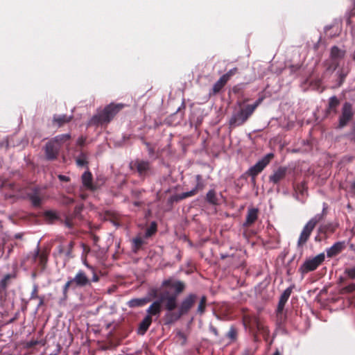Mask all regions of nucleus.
<instances>
[{
	"label": "nucleus",
	"mask_w": 355,
	"mask_h": 355,
	"mask_svg": "<svg viewBox=\"0 0 355 355\" xmlns=\"http://www.w3.org/2000/svg\"><path fill=\"white\" fill-rule=\"evenodd\" d=\"M123 107V103H110L102 110L94 114L88 121L87 126H99L109 123Z\"/></svg>",
	"instance_id": "nucleus-1"
},
{
	"label": "nucleus",
	"mask_w": 355,
	"mask_h": 355,
	"mask_svg": "<svg viewBox=\"0 0 355 355\" xmlns=\"http://www.w3.org/2000/svg\"><path fill=\"white\" fill-rule=\"evenodd\" d=\"M162 286L165 288L162 292H168L169 295L175 297H179L186 289L185 283L173 277L164 279Z\"/></svg>",
	"instance_id": "nucleus-2"
},
{
	"label": "nucleus",
	"mask_w": 355,
	"mask_h": 355,
	"mask_svg": "<svg viewBox=\"0 0 355 355\" xmlns=\"http://www.w3.org/2000/svg\"><path fill=\"white\" fill-rule=\"evenodd\" d=\"M21 198L28 200L35 208L40 207L44 201L42 191L39 186L27 187L24 190Z\"/></svg>",
	"instance_id": "nucleus-3"
},
{
	"label": "nucleus",
	"mask_w": 355,
	"mask_h": 355,
	"mask_svg": "<svg viewBox=\"0 0 355 355\" xmlns=\"http://www.w3.org/2000/svg\"><path fill=\"white\" fill-rule=\"evenodd\" d=\"M324 260V252H321L315 257L306 259L299 268V272L302 274V278H304V274L315 270Z\"/></svg>",
	"instance_id": "nucleus-4"
},
{
	"label": "nucleus",
	"mask_w": 355,
	"mask_h": 355,
	"mask_svg": "<svg viewBox=\"0 0 355 355\" xmlns=\"http://www.w3.org/2000/svg\"><path fill=\"white\" fill-rule=\"evenodd\" d=\"M355 112L352 104L345 101L341 107L340 114L338 116L336 129L342 130L345 128L353 120Z\"/></svg>",
	"instance_id": "nucleus-5"
},
{
	"label": "nucleus",
	"mask_w": 355,
	"mask_h": 355,
	"mask_svg": "<svg viewBox=\"0 0 355 355\" xmlns=\"http://www.w3.org/2000/svg\"><path fill=\"white\" fill-rule=\"evenodd\" d=\"M131 171L137 172L140 178H144L153 173V168L149 161L136 159L129 163Z\"/></svg>",
	"instance_id": "nucleus-6"
},
{
	"label": "nucleus",
	"mask_w": 355,
	"mask_h": 355,
	"mask_svg": "<svg viewBox=\"0 0 355 355\" xmlns=\"http://www.w3.org/2000/svg\"><path fill=\"white\" fill-rule=\"evenodd\" d=\"M252 114L246 109V107H241L234 111L229 119V128L231 130L243 125L250 117Z\"/></svg>",
	"instance_id": "nucleus-7"
},
{
	"label": "nucleus",
	"mask_w": 355,
	"mask_h": 355,
	"mask_svg": "<svg viewBox=\"0 0 355 355\" xmlns=\"http://www.w3.org/2000/svg\"><path fill=\"white\" fill-rule=\"evenodd\" d=\"M316 225V220L315 219H310L306 225L304 226L302 231L300 235V237L297 241V249L300 250V255L297 261L300 259L303 250L302 246L307 242L309 240L312 231L314 230Z\"/></svg>",
	"instance_id": "nucleus-8"
},
{
	"label": "nucleus",
	"mask_w": 355,
	"mask_h": 355,
	"mask_svg": "<svg viewBox=\"0 0 355 355\" xmlns=\"http://www.w3.org/2000/svg\"><path fill=\"white\" fill-rule=\"evenodd\" d=\"M273 157V153H267L262 158L259 159L254 165L251 166L246 171V174H248L249 176H257L267 166Z\"/></svg>",
	"instance_id": "nucleus-9"
},
{
	"label": "nucleus",
	"mask_w": 355,
	"mask_h": 355,
	"mask_svg": "<svg viewBox=\"0 0 355 355\" xmlns=\"http://www.w3.org/2000/svg\"><path fill=\"white\" fill-rule=\"evenodd\" d=\"M178 297L169 295L168 292H162L157 297V300L162 310L175 311L174 309L178 306Z\"/></svg>",
	"instance_id": "nucleus-10"
},
{
	"label": "nucleus",
	"mask_w": 355,
	"mask_h": 355,
	"mask_svg": "<svg viewBox=\"0 0 355 355\" xmlns=\"http://www.w3.org/2000/svg\"><path fill=\"white\" fill-rule=\"evenodd\" d=\"M197 300L198 295L196 293H189L182 299L178 310L182 313L183 316L187 315L196 302Z\"/></svg>",
	"instance_id": "nucleus-11"
},
{
	"label": "nucleus",
	"mask_w": 355,
	"mask_h": 355,
	"mask_svg": "<svg viewBox=\"0 0 355 355\" xmlns=\"http://www.w3.org/2000/svg\"><path fill=\"white\" fill-rule=\"evenodd\" d=\"M295 288V285L294 284H292L287 288H286L280 295L276 309V312L277 314H282L283 313L285 306L293 292V290Z\"/></svg>",
	"instance_id": "nucleus-12"
},
{
	"label": "nucleus",
	"mask_w": 355,
	"mask_h": 355,
	"mask_svg": "<svg viewBox=\"0 0 355 355\" xmlns=\"http://www.w3.org/2000/svg\"><path fill=\"white\" fill-rule=\"evenodd\" d=\"M350 69L347 66H342L336 72L334 75V81L333 88L340 87L345 81L347 76H348Z\"/></svg>",
	"instance_id": "nucleus-13"
},
{
	"label": "nucleus",
	"mask_w": 355,
	"mask_h": 355,
	"mask_svg": "<svg viewBox=\"0 0 355 355\" xmlns=\"http://www.w3.org/2000/svg\"><path fill=\"white\" fill-rule=\"evenodd\" d=\"M60 150L58 144H56L49 140L44 146V152L46 159L49 161H53L57 159L59 151Z\"/></svg>",
	"instance_id": "nucleus-14"
},
{
	"label": "nucleus",
	"mask_w": 355,
	"mask_h": 355,
	"mask_svg": "<svg viewBox=\"0 0 355 355\" xmlns=\"http://www.w3.org/2000/svg\"><path fill=\"white\" fill-rule=\"evenodd\" d=\"M184 108L185 103L183 101L176 112L171 114L165 119L166 123L169 125H177L180 124L184 116V112H182V109Z\"/></svg>",
	"instance_id": "nucleus-15"
},
{
	"label": "nucleus",
	"mask_w": 355,
	"mask_h": 355,
	"mask_svg": "<svg viewBox=\"0 0 355 355\" xmlns=\"http://www.w3.org/2000/svg\"><path fill=\"white\" fill-rule=\"evenodd\" d=\"M73 282L75 283L77 288L91 286L90 279L83 270H79L77 272L74 277H73Z\"/></svg>",
	"instance_id": "nucleus-16"
},
{
	"label": "nucleus",
	"mask_w": 355,
	"mask_h": 355,
	"mask_svg": "<svg viewBox=\"0 0 355 355\" xmlns=\"http://www.w3.org/2000/svg\"><path fill=\"white\" fill-rule=\"evenodd\" d=\"M183 315L178 311H167L163 316V322L165 326H171L178 322Z\"/></svg>",
	"instance_id": "nucleus-17"
},
{
	"label": "nucleus",
	"mask_w": 355,
	"mask_h": 355,
	"mask_svg": "<svg viewBox=\"0 0 355 355\" xmlns=\"http://www.w3.org/2000/svg\"><path fill=\"white\" fill-rule=\"evenodd\" d=\"M346 248L345 241L335 242L330 248L326 249L327 257L332 258L340 254Z\"/></svg>",
	"instance_id": "nucleus-18"
},
{
	"label": "nucleus",
	"mask_w": 355,
	"mask_h": 355,
	"mask_svg": "<svg viewBox=\"0 0 355 355\" xmlns=\"http://www.w3.org/2000/svg\"><path fill=\"white\" fill-rule=\"evenodd\" d=\"M288 171L286 166H279L269 176V181L275 184H279L285 178Z\"/></svg>",
	"instance_id": "nucleus-19"
},
{
	"label": "nucleus",
	"mask_w": 355,
	"mask_h": 355,
	"mask_svg": "<svg viewBox=\"0 0 355 355\" xmlns=\"http://www.w3.org/2000/svg\"><path fill=\"white\" fill-rule=\"evenodd\" d=\"M345 54L346 51L344 49H341L336 45H334L330 48L329 58L340 64V62L345 58Z\"/></svg>",
	"instance_id": "nucleus-20"
},
{
	"label": "nucleus",
	"mask_w": 355,
	"mask_h": 355,
	"mask_svg": "<svg viewBox=\"0 0 355 355\" xmlns=\"http://www.w3.org/2000/svg\"><path fill=\"white\" fill-rule=\"evenodd\" d=\"M83 186L89 190H95V186L93 183V175L91 171L87 168L81 176Z\"/></svg>",
	"instance_id": "nucleus-21"
},
{
	"label": "nucleus",
	"mask_w": 355,
	"mask_h": 355,
	"mask_svg": "<svg viewBox=\"0 0 355 355\" xmlns=\"http://www.w3.org/2000/svg\"><path fill=\"white\" fill-rule=\"evenodd\" d=\"M43 216L46 221L52 224L55 221L62 222L60 214L55 209H46L43 212Z\"/></svg>",
	"instance_id": "nucleus-22"
},
{
	"label": "nucleus",
	"mask_w": 355,
	"mask_h": 355,
	"mask_svg": "<svg viewBox=\"0 0 355 355\" xmlns=\"http://www.w3.org/2000/svg\"><path fill=\"white\" fill-rule=\"evenodd\" d=\"M340 103V99L335 95L329 97L328 100V104L325 109L326 115L330 114L331 112L334 114H337L338 112V107Z\"/></svg>",
	"instance_id": "nucleus-23"
},
{
	"label": "nucleus",
	"mask_w": 355,
	"mask_h": 355,
	"mask_svg": "<svg viewBox=\"0 0 355 355\" xmlns=\"http://www.w3.org/2000/svg\"><path fill=\"white\" fill-rule=\"evenodd\" d=\"M258 218V209L250 208L245 218V221L243 223V226L248 227L253 224Z\"/></svg>",
	"instance_id": "nucleus-24"
},
{
	"label": "nucleus",
	"mask_w": 355,
	"mask_h": 355,
	"mask_svg": "<svg viewBox=\"0 0 355 355\" xmlns=\"http://www.w3.org/2000/svg\"><path fill=\"white\" fill-rule=\"evenodd\" d=\"M162 311V306H159L157 298L153 302V303L146 309V315L151 318L153 315L159 317Z\"/></svg>",
	"instance_id": "nucleus-25"
},
{
	"label": "nucleus",
	"mask_w": 355,
	"mask_h": 355,
	"mask_svg": "<svg viewBox=\"0 0 355 355\" xmlns=\"http://www.w3.org/2000/svg\"><path fill=\"white\" fill-rule=\"evenodd\" d=\"M151 322L152 318H149V315H145L139 324L137 334L139 335H144L150 327Z\"/></svg>",
	"instance_id": "nucleus-26"
},
{
	"label": "nucleus",
	"mask_w": 355,
	"mask_h": 355,
	"mask_svg": "<svg viewBox=\"0 0 355 355\" xmlns=\"http://www.w3.org/2000/svg\"><path fill=\"white\" fill-rule=\"evenodd\" d=\"M248 83H240L233 86L229 91V94H234L237 98L243 97V91L248 85Z\"/></svg>",
	"instance_id": "nucleus-27"
},
{
	"label": "nucleus",
	"mask_w": 355,
	"mask_h": 355,
	"mask_svg": "<svg viewBox=\"0 0 355 355\" xmlns=\"http://www.w3.org/2000/svg\"><path fill=\"white\" fill-rule=\"evenodd\" d=\"M324 65L326 68V72L333 73L336 72L340 67V64L329 58L324 61Z\"/></svg>",
	"instance_id": "nucleus-28"
},
{
	"label": "nucleus",
	"mask_w": 355,
	"mask_h": 355,
	"mask_svg": "<svg viewBox=\"0 0 355 355\" xmlns=\"http://www.w3.org/2000/svg\"><path fill=\"white\" fill-rule=\"evenodd\" d=\"M150 302V299L147 297L133 298L128 301V305L130 308L141 307Z\"/></svg>",
	"instance_id": "nucleus-29"
},
{
	"label": "nucleus",
	"mask_w": 355,
	"mask_h": 355,
	"mask_svg": "<svg viewBox=\"0 0 355 355\" xmlns=\"http://www.w3.org/2000/svg\"><path fill=\"white\" fill-rule=\"evenodd\" d=\"M227 82L220 76L219 79L214 84L212 88L210 89L209 94L215 95L218 94Z\"/></svg>",
	"instance_id": "nucleus-30"
},
{
	"label": "nucleus",
	"mask_w": 355,
	"mask_h": 355,
	"mask_svg": "<svg viewBox=\"0 0 355 355\" xmlns=\"http://www.w3.org/2000/svg\"><path fill=\"white\" fill-rule=\"evenodd\" d=\"M205 200L206 202L211 205H218V198L217 197L216 192L214 189H210L207 193L205 196Z\"/></svg>",
	"instance_id": "nucleus-31"
},
{
	"label": "nucleus",
	"mask_w": 355,
	"mask_h": 355,
	"mask_svg": "<svg viewBox=\"0 0 355 355\" xmlns=\"http://www.w3.org/2000/svg\"><path fill=\"white\" fill-rule=\"evenodd\" d=\"M71 139V135L69 133H64L56 135L51 139L53 143L58 144V146L61 148V146L64 144L67 141Z\"/></svg>",
	"instance_id": "nucleus-32"
},
{
	"label": "nucleus",
	"mask_w": 355,
	"mask_h": 355,
	"mask_svg": "<svg viewBox=\"0 0 355 355\" xmlns=\"http://www.w3.org/2000/svg\"><path fill=\"white\" fill-rule=\"evenodd\" d=\"M76 163L78 166L87 167L88 168V157L85 152L81 151L76 159Z\"/></svg>",
	"instance_id": "nucleus-33"
},
{
	"label": "nucleus",
	"mask_w": 355,
	"mask_h": 355,
	"mask_svg": "<svg viewBox=\"0 0 355 355\" xmlns=\"http://www.w3.org/2000/svg\"><path fill=\"white\" fill-rule=\"evenodd\" d=\"M71 118V116H67L66 114H55L53 116V121L55 122L59 126H61L64 123L69 122Z\"/></svg>",
	"instance_id": "nucleus-34"
},
{
	"label": "nucleus",
	"mask_w": 355,
	"mask_h": 355,
	"mask_svg": "<svg viewBox=\"0 0 355 355\" xmlns=\"http://www.w3.org/2000/svg\"><path fill=\"white\" fill-rule=\"evenodd\" d=\"M145 243L144 240L140 236H136L132 239V249L133 253L136 254L138 252L139 247Z\"/></svg>",
	"instance_id": "nucleus-35"
},
{
	"label": "nucleus",
	"mask_w": 355,
	"mask_h": 355,
	"mask_svg": "<svg viewBox=\"0 0 355 355\" xmlns=\"http://www.w3.org/2000/svg\"><path fill=\"white\" fill-rule=\"evenodd\" d=\"M207 300V298L206 295H202L200 297L198 306L196 310V312L202 315L205 312Z\"/></svg>",
	"instance_id": "nucleus-36"
},
{
	"label": "nucleus",
	"mask_w": 355,
	"mask_h": 355,
	"mask_svg": "<svg viewBox=\"0 0 355 355\" xmlns=\"http://www.w3.org/2000/svg\"><path fill=\"white\" fill-rule=\"evenodd\" d=\"M12 277L11 274H7L0 280V293L6 290L9 281Z\"/></svg>",
	"instance_id": "nucleus-37"
},
{
	"label": "nucleus",
	"mask_w": 355,
	"mask_h": 355,
	"mask_svg": "<svg viewBox=\"0 0 355 355\" xmlns=\"http://www.w3.org/2000/svg\"><path fill=\"white\" fill-rule=\"evenodd\" d=\"M33 263L40 268V272H43L46 268L47 257L44 254H42V256H40L37 259V261Z\"/></svg>",
	"instance_id": "nucleus-38"
},
{
	"label": "nucleus",
	"mask_w": 355,
	"mask_h": 355,
	"mask_svg": "<svg viewBox=\"0 0 355 355\" xmlns=\"http://www.w3.org/2000/svg\"><path fill=\"white\" fill-rule=\"evenodd\" d=\"M180 193H175L172 196H171L168 199L166 202V205L168 207L172 208L175 203H177L180 201H181Z\"/></svg>",
	"instance_id": "nucleus-39"
},
{
	"label": "nucleus",
	"mask_w": 355,
	"mask_h": 355,
	"mask_svg": "<svg viewBox=\"0 0 355 355\" xmlns=\"http://www.w3.org/2000/svg\"><path fill=\"white\" fill-rule=\"evenodd\" d=\"M344 274L347 278L350 279H355V265L352 267L345 268Z\"/></svg>",
	"instance_id": "nucleus-40"
},
{
	"label": "nucleus",
	"mask_w": 355,
	"mask_h": 355,
	"mask_svg": "<svg viewBox=\"0 0 355 355\" xmlns=\"http://www.w3.org/2000/svg\"><path fill=\"white\" fill-rule=\"evenodd\" d=\"M262 101H263L262 97L257 98L254 103L247 105L245 106L246 109L252 114L253 112H254L255 109L261 103Z\"/></svg>",
	"instance_id": "nucleus-41"
},
{
	"label": "nucleus",
	"mask_w": 355,
	"mask_h": 355,
	"mask_svg": "<svg viewBox=\"0 0 355 355\" xmlns=\"http://www.w3.org/2000/svg\"><path fill=\"white\" fill-rule=\"evenodd\" d=\"M158 296L159 295H158L157 288L155 287H151L148 289V291L147 292V295H146V296H145V297L149 298L150 302L152 299H153V298L157 299Z\"/></svg>",
	"instance_id": "nucleus-42"
},
{
	"label": "nucleus",
	"mask_w": 355,
	"mask_h": 355,
	"mask_svg": "<svg viewBox=\"0 0 355 355\" xmlns=\"http://www.w3.org/2000/svg\"><path fill=\"white\" fill-rule=\"evenodd\" d=\"M157 231V223L153 221L150 224V227L145 231V237H150Z\"/></svg>",
	"instance_id": "nucleus-43"
},
{
	"label": "nucleus",
	"mask_w": 355,
	"mask_h": 355,
	"mask_svg": "<svg viewBox=\"0 0 355 355\" xmlns=\"http://www.w3.org/2000/svg\"><path fill=\"white\" fill-rule=\"evenodd\" d=\"M225 336L232 341L236 340L237 338V331L236 328L232 326Z\"/></svg>",
	"instance_id": "nucleus-44"
},
{
	"label": "nucleus",
	"mask_w": 355,
	"mask_h": 355,
	"mask_svg": "<svg viewBox=\"0 0 355 355\" xmlns=\"http://www.w3.org/2000/svg\"><path fill=\"white\" fill-rule=\"evenodd\" d=\"M40 241H39L37 242V247L35 249V250L32 252V261L33 262H36L37 261V259L40 257V256H42V253H40Z\"/></svg>",
	"instance_id": "nucleus-45"
},
{
	"label": "nucleus",
	"mask_w": 355,
	"mask_h": 355,
	"mask_svg": "<svg viewBox=\"0 0 355 355\" xmlns=\"http://www.w3.org/2000/svg\"><path fill=\"white\" fill-rule=\"evenodd\" d=\"M238 69L236 67H234L230 69L227 72H226L221 76L224 78V80H225L227 82L230 79V78L236 73Z\"/></svg>",
	"instance_id": "nucleus-46"
},
{
	"label": "nucleus",
	"mask_w": 355,
	"mask_h": 355,
	"mask_svg": "<svg viewBox=\"0 0 355 355\" xmlns=\"http://www.w3.org/2000/svg\"><path fill=\"white\" fill-rule=\"evenodd\" d=\"M196 185L195 186V187L193 189H196V191L197 192L198 190L203 189L204 184L202 182L201 175H197L196 176Z\"/></svg>",
	"instance_id": "nucleus-47"
},
{
	"label": "nucleus",
	"mask_w": 355,
	"mask_h": 355,
	"mask_svg": "<svg viewBox=\"0 0 355 355\" xmlns=\"http://www.w3.org/2000/svg\"><path fill=\"white\" fill-rule=\"evenodd\" d=\"M82 211L83 207L80 205H76L73 209L71 218H79L81 216Z\"/></svg>",
	"instance_id": "nucleus-48"
},
{
	"label": "nucleus",
	"mask_w": 355,
	"mask_h": 355,
	"mask_svg": "<svg viewBox=\"0 0 355 355\" xmlns=\"http://www.w3.org/2000/svg\"><path fill=\"white\" fill-rule=\"evenodd\" d=\"M176 336L179 337L181 338V340H182L181 343L182 346H184L187 344V337L182 331H178L176 333Z\"/></svg>",
	"instance_id": "nucleus-49"
},
{
	"label": "nucleus",
	"mask_w": 355,
	"mask_h": 355,
	"mask_svg": "<svg viewBox=\"0 0 355 355\" xmlns=\"http://www.w3.org/2000/svg\"><path fill=\"white\" fill-rule=\"evenodd\" d=\"M346 136L350 140H355V122L352 123L350 130L347 133Z\"/></svg>",
	"instance_id": "nucleus-50"
},
{
	"label": "nucleus",
	"mask_w": 355,
	"mask_h": 355,
	"mask_svg": "<svg viewBox=\"0 0 355 355\" xmlns=\"http://www.w3.org/2000/svg\"><path fill=\"white\" fill-rule=\"evenodd\" d=\"M60 223H63L66 227L70 230H71L73 227L72 222L70 220L68 216H66L64 220L62 219V222Z\"/></svg>",
	"instance_id": "nucleus-51"
},
{
	"label": "nucleus",
	"mask_w": 355,
	"mask_h": 355,
	"mask_svg": "<svg viewBox=\"0 0 355 355\" xmlns=\"http://www.w3.org/2000/svg\"><path fill=\"white\" fill-rule=\"evenodd\" d=\"M38 290V286L37 284L33 285V288L31 294L30 300H33L39 297V295L37 294Z\"/></svg>",
	"instance_id": "nucleus-52"
},
{
	"label": "nucleus",
	"mask_w": 355,
	"mask_h": 355,
	"mask_svg": "<svg viewBox=\"0 0 355 355\" xmlns=\"http://www.w3.org/2000/svg\"><path fill=\"white\" fill-rule=\"evenodd\" d=\"M132 134H123L121 139H123V142L126 144H132V143L130 141V139L132 137Z\"/></svg>",
	"instance_id": "nucleus-53"
},
{
	"label": "nucleus",
	"mask_w": 355,
	"mask_h": 355,
	"mask_svg": "<svg viewBox=\"0 0 355 355\" xmlns=\"http://www.w3.org/2000/svg\"><path fill=\"white\" fill-rule=\"evenodd\" d=\"M65 285H67L73 291H75L77 288L76 286H75V283L73 282V277H69V279L66 282Z\"/></svg>",
	"instance_id": "nucleus-54"
},
{
	"label": "nucleus",
	"mask_w": 355,
	"mask_h": 355,
	"mask_svg": "<svg viewBox=\"0 0 355 355\" xmlns=\"http://www.w3.org/2000/svg\"><path fill=\"white\" fill-rule=\"evenodd\" d=\"M71 289L70 288H69L67 285H64L63 287H62V300H66L67 299V293H68V291Z\"/></svg>",
	"instance_id": "nucleus-55"
},
{
	"label": "nucleus",
	"mask_w": 355,
	"mask_h": 355,
	"mask_svg": "<svg viewBox=\"0 0 355 355\" xmlns=\"http://www.w3.org/2000/svg\"><path fill=\"white\" fill-rule=\"evenodd\" d=\"M39 344L37 340H31L26 343V347L32 348Z\"/></svg>",
	"instance_id": "nucleus-56"
},
{
	"label": "nucleus",
	"mask_w": 355,
	"mask_h": 355,
	"mask_svg": "<svg viewBox=\"0 0 355 355\" xmlns=\"http://www.w3.org/2000/svg\"><path fill=\"white\" fill-rule=\"evenodd\" d=\"M58 178L60 182H68L70 181V178L69 176L62 174H59L58 175Z\"/></svg>",
	"instance_id": "nucleus-57"
},
{
	"label": "nucleus",
	"mask_w": 355,
	"mask_h": 355,
	"mask_svg": "<svg viewBox=\"0 0 355 355\" xmlns=\"http://www.w3.org/2000/svg\"><path fill=\"white\" fill-rule=\"evenodd\" d=\"M250 177L248 174H246V171L241 174L238 178V182H243V183L246 182L248 180V178Z\"/></svg>",
	"instance_id": "nucleus-58"
},
{
	"label": "nucleus",
	"mask_w": 355,
	"mask_h": 355,
	"mask_svg": "<svg viewBox=\"0 0 355 355\" xmlns=\"http://www.w3.org/2000/svg\"><path fill=\"white\" fill-rule=\"evenodd\" d=\"M244 185L243 182H238V179L235 182V189L237 193H239Z\"/></svg>",
	"instance_id": "nucleus-59"
},
{
	"label": "nucleus",
	"mask_w": 355,
	"mask_h": 355,
	"mask_svg": "<svg viewBox=\"0 0 355 355\" xmlns=\"http://www.w3.org/2000/svg\"><path fill=\"white\" fill-rule=\"evenodd\" d=\"M86 144V138L83 137H78V139H77V144L82 147L83 146H85Z\"/></svg>",
	"instance_id": "nucleus-60"
},
{
	"label": "nucleus",
	"mask_w": 355,
	"mask_h": 355,
	"mask_svg": "<svg viewBox=\"0 0 355 355\" xmlns=\"http://www.w3.org/2000/svg\"><path fill=\"white\" fill-rule=\"evenodd\" d=\"M125 143L123 142V139H120L119 140H116L115 142H114V146L116 148H122L125 146Z\"/></svg>",
	"instance_id": "nucleus-61"
},
{
	"label": "nucleus",
	"mask_w": 355,
	"mask_h": 355,
	"mask_svg": "<svg viewBox=\"0 0 355 355\" xmlns=\"http://www.w3.org/2000/svg\"><path fill=\"white\" fill-rule=\"evenodd\" d=\"M73 247V242H70V243H69V249H68V250L65 252V255H66L67 257H71V252H72Z\"/></svg>",
	"instance_id": "nucleus-62"
},
{
	"label": "nucleus",
	"mask_w": 355,
	"mask_h": 355,
	"mask_svg": "<svg viewBox=\"0 0 355 355\" xmlns=\"http://www.w3.org/2000/svg\"><path fill=\"white\" fill-rule=\"evenodd\" d=\"M250 183L253 187V189H257V185L256 182V177L257 176H250Z\"/></svg>",
	"instance_id": "nucleus-63"
},
{
	"label": "nucleus",
	"mask_w": 355,
	"mask_h": 355,
	"mask_svg": "<svg viewBox=\"0 0 355 355\" xmlns=\"http://www.w3.org/2000/svg\"><path fill=\"white\" fill-rule=\"evenodd\" d=\"M209 331L213 333L216 336H218V332L217 329L213 325L210 324L209 327Z\"/></svg>",
	"instance_id": "nucleus-64"
}]
</instances>
